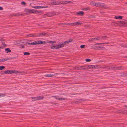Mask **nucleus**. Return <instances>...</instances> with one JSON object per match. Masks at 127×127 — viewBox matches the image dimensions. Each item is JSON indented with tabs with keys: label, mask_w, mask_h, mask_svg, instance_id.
I'll return each instance as SVG.
<instances>
[{
	"label": "nucleus",
	"mask_w": 127,
	"mask_h": 127,
	"mask_svg": "<svg viewBox=\"0 0 127 127\" xmlns=\"http://www.w3.org/2000/svg\"><path fill=\"white\" fill-rule=\"evenodd\" d=\"M47 42H46L41 40H39L35 41L32 43H29L28 44L31 45H36L37 44H45L47 43Z\"/></svg>",
	"instance_id": "f257e3e1"
},
{
	"label": "nucleus",
	"mask_w": 127,
	"mask_h": 127,
	"mask_svg": "<svg viewBox=\"0 0 127 127\" xmlns=\"http://www.w3.org/2000/svg\"><path fill=\"white\" fill-rule=\"evenodd\" d=\"M4 73L5 74H12L14 73H18L19 72L18 71H16L14 70H7L5 71L4 72Z\"/></svg>",
	"instance_id": "f03ea898"
},
{
	"label": "nucleus",
	"mask_w": 127,
	"mask_h": 127,
	"mask_svg": "<svg viewBox=\"0 0 127 127\" xmlns=\"http://www.w3.org/2000/svg\"><path fill=\"white\" fill-rule=\"evenodd\" d=\"M86 66H80L78 67H76L75 69L77 70H87Z\"/></svg>",
	"instance_id": "7ed1b4c3"
},
{
	"label": "nucleus",
	"mask_w": 127,
	"mask_h": 127,
	"mask_svg": "<svg viewBox=\"0 0 127 127\" xmlns=\"http://www.w3.org/2000/svg\"><path fill=\"white\" fill-rule=\"evenodd\" d=\"M60 48H61V47L60 44L52 46L51 47V48L52 49H57Z\"/></svg>",
	"instance_id": "20e7f679"
},
{
	"label": "nucleus",
	"mask_w": 127,
	"mask_h": 127,
	"mask_svg": "<svg viewBox=\"0 0 127 127\" xmlns=\"http://www.w3.org/2000/svg\"><path fill=\"white\" fill-rule=\"evenodd\" d=\"M50 3L52 5H58L63 4V3H62L61 2H57L55 1H54L52 2L51 3Z\"/></svg>",
	"instance_id": "39448f33"
},
{
	"label": "nucleus",
	"mask_w": 127,
	"mask_h": 127,
	"mask_svg": "<svg viewBox=\"0 0 127 127\" xmlns=\"http://www.w3.org/2000/svg\"><path fill=\"white\" fill-rule=\"evenodd\" d=\"M104 4H103L100 3H95V6L97 7H101L105 8L104 6Z\"/></svg>",
	"instance_id": "423d86ee"
},
{
	"label": "nucleus",
	"mask_w": 127,
	"mask_h": 127,
	"mask_svg": "<svg viewBox=\"0 0 127 127\" xmlns=\"http://www.w3.org/2000/svg\"><path fill=\"white\" fill-rule=\"evenodd\" d=\"M118 23L121 24L123 26H127V21H120Z\"/></svg>",
	"instance_id": "0eeeda50"
},
{
	"label": "nucleus",
	"mask_w": 127,
	"mask_h": 127,
	"mask_svg": "<svg viewBox=\"0 0 127 127\" xmlns=\"http://www.w3.org/2000/svg\"><path fill=\"white\" fill-rule=\"evenodd\" d=\"M52 97H55L56 99H58L59 100H63L66 99V98H64L63 97H57L56 96H53Z\"/></svg>",
	"instance_id": "6e6552de"
},
{
	"label": "nucleus",
	"mask_w": 127,
	"mask_h": 127,
	"mask_svg": "<svg viewBox=\"0 0 127 127\" xmlns=\"http://www.w3.org/2000/svg\"><path fill=\"white\" fill-rule=\"evenodd\" d=\"M60 45L61 46V48L63 47L65 45H66L68 44V42L67 41H65V42H63L62 43H60Z\"/></svg>",
	"instance_id": "1a4fd4ad"
},
{
	"label": "nucleus",
	"mask_w": 127,
	"mask_h": 127,
	"mask_svg": "<svg viewBox=\"0 0 127 127\" xmlns=\"http://www.w3.org/2000/svg\"><path fill=\"white\" fill-rule=\"evenodd\" d=\"M47 34V33L43 32L38 34L37 35H36V36L38 37H40L41 36H45Z\"/></svg>",
	"instance_id": "9d476101"
},
{
	"label": "nucleus",
	"mask_w": 127,
	"mask_h": 127,
	"mask_svg": "<svg viewBox=\"0 0 127 127\" xmlns=\"http://www.w3.org/2000/svg\"><path fill=\"white\" fill-rule=\"evenodd\" d=\"M119 75L120 76L122 77L127 76V73L121 72L119 74Z\"/></svg>",
	"instance_id": "9b49d317"
},
{
	"label": "nucleus",
	"mask_w": 127,
	"mask_h": 127,
	"mask_svg": "<svg viewBox=\"0 0 127 127\" xmlns=\"http://www.w3.org/2000/svg\"><path fill=\"white\" fill-rule=\"evenodd\" d=\"M87 68V69H91L92 68H94L95 66L93 65H89L88 66H86V67Z\"/></svg>",
	"instance_id": "f8f14e48"
},
{
	"label": "nucleus",
	"mask_w": 127,
	"mask_h": 127,
	"mask_svg": "<svg viewBox=\"0 0 127 127\" xmlns=\"http://www.w3.org/2000/svg\"><path fill=\"white\" fill-rule=\"evenodd\" d=\"M84 13L83 11H79L76 13L78 15L83 16Z\"/></svg>",
	"instance_id": "ddd939ff"
},
{
	"label": "nucleus",
	"mask_w": 127,
	"mask_h": 127,
	"mask_svg": "<svg viewBox=\"0 0 127 127\" xmlns=\"http://www.w3.org/2000/svg\"><path fill=\"white\" fill-rule=\"evenodd\" d=\"M111 66H106L105 65H104L103 67H102V68L103 69H110V67Z\"/></svg>",
	"instance_id": "4468645a"
},
{
	"label": "nucleus",
	"mask_w": 127,
	"mask_h": 127,
	"mask_svg": "<svg viewBox=\"0 0 127 127\" xmlns=\"http://www.w3.org/2000/svg\"><path fill=\"white\" fill-rule=\"evenodd\" d=\"M36 97L37 98V100L41 99H43L44 98L43 96H38Z\"/></svg>",
	"instance_id": "2eb2a0df"
},
{
	"label": "nucleus",
	"mask_w": 127,
	"mask_h": 127,
	"mask_svg": "<svg viewBox=\"0 0 127 127\" xmlns=\"http://www.w3.org/2000/svg\"><path fill=\"white\" fill-rule=\"evenodd\" d=\"M15 58V57L10 58H8V57L5 58H4V62L5 61H6L8 60H9L10 59H12L13 58Z\"/></svg>",
	"instance_id": "dca6fc26"
},
{
	"label": "nucleus",
	"mask_w": 127,
	"mask_h": 127,
	"mask_svg": "<svg viewBox=\"0 0 127 127\" xmlns=\"http://www.w3.org/2000/svg\"><path fill=\"white\" fill-rule=\"evenodd\" d=\"M32 7L34 8L38 9H39L40 8H45V7H42V6H33V7Z\"/></svg>",
	"instance_id": "f3484780"
},
{
	"label": "nucleus",
	"mask_w": 127,
	"mask_h": 127,
	"mask_svg": "<svg viewBox=\"0 0 127 127\" xmlns=\"http://www.w3.org/2000/svg\"><path fill=\"white\" fill-rule=\"evenodd\" d=\"M5 50L7 51V53H8V52H11V51L9 48H7L5 49Z\"/></svg>",
	"instance_id": "a211bd4d"
},
{
	"label": "nucleus",
	"mask_w": 127,
	"mask_h": 127,
	"mask_svg": "<svg viewBox=\"0 0 127 127\" xmlns=\"http://www.w3.org/2000/svg\"><path fill=\"white\" fill-rule=\"evenodd\" d=\"M5 94H0V97H2L6 96Z\"/></svg>",
	"instance_id": "6ab92c4d"
},
{
	"label": "nucleus",
	"mask_w": 127,
	"mask_h": 127,
	"mask_svg": "<svg viewBox=\"0 0 127 127\" xmlns=\"http://www.w3.org/2000/svg\"><path fill=\"white\" fill-rule=\"evenodd\" d=\"M61 2V3H63V4H67V3H72V2H71V1H65L64 2H64Z\"/></svg>",
	"instance_id": "aec40b11"
},
{
	"label": "nucleus",
	"mask_w": 127,
	"mask_h": 127,
	"mask_svg": "<svg viewBox=\"0 0 127 127\" xmlns=\"http://www.w3.org/2000/svg\"><path fill=\"white\" fill-rule=\"evenodd\" d=\"M45 77H52L53 76V74H47L45 75Z\"/></svg>",
	"instance_id": "412c9836"
},
{
	"label": "nucleus",
	"mask_w": 127,
	"mask_h": 127,
	"mask_svg": "<svg viewBox=\"0 0 127 127\" xmlns=\"http://www.w3.org/2000/svg\"><path fill=\"white\" fill-rule=\"evenodd\" d=\"M120 45L123 47L127 48V44H121Z\"/></svg>",
	"instance_id": "4be33fe9"
},
{
	"label": "nucleus",
	"mask_w": 127,
	"mask_h": 127,
	"mask_svg": "<svg viewBox=\"0 0 127 127\" xmlns=\"http://www.w3.org/2000/svg\"><path fill=\"white\" fill-rule=\"evenodd\" d=\"M115 18L117 19H121L122 18V17L121 16H115Z\"/></svg>",
	"instance_id": "5701e85b"
},
{
	"label": "nucleus",
	"mask_w": 127,
	"mask_h": 127,
	"mask_svg": "<svg viewBox=\"0 0 127 127\" xmlns=\"http://www.w3.org/2000/svg\"><path fill=\"white\" fill-rule=\"evenodd\" d=\"M101 68V67L99 65L95 66L94 69H98Z\"/></svg>",
	"instance_id": "b1692460"
},
{
	"label": "nucleus",
	"mask_w": 127,
	"mask_h": 127,
	"mask_svg": "<svg viewBox=\"0 0 127 127\" xmlns=\"http://www.w3.org/2000/svg\"><path fill=\"white\" fill-rule=\"evenodd\" d=\"M90 8L89 7H87L86 8H83V10L85 11L88 10H90Z\"/></svg>",
	"instance_id": "393cba45"
},
{
	"label": "nucleus",
	"mask_w": 127,
	"mask_h": 127,
	"mask_svg": "<svg viewBox=\"0 0 127 127\" xmlns=\"http://www.w3.org/2000/svg\"><path fill=\"white\" fill-rule=\"evenodd\" d=\"M95 3L96 2L94 1H91L90 2V4L93 5L95 6Z\"/></svg>",
	"instance_id": "a878e982"
},
{
	"label": "nucleus",
	"mask_w": 127,
	"mask_h": 127,
	"mask_svg": "<svg viewBox=\"0 0 127 127\" xmlns=\"http://www.w3.org/2000/svg\"><path fill=\"white\" fill-rule=\"evenodd\" d=\"M82 24L80 22H76L75 23V26H77V25H79Z\"/></svg>",
	"instance_id": "bb28decb"
},
{
	"label": "nucleus",
	"mask_w": 127,
	"mask_h": 127,
	"mask_svg": "<svg viewBox=\"0 0 127 127\" xmlns=\"http://www.w3.org/2000/svg\"><path fill=\"white\" fill-rule=\"evenodd\" d=\"M96 38H92L89 39V41H94L95 40Z\"/></svg>",
	"instance_id": "cd10ccee"
},
{
	"label": "nucleus",
	"mask_w": 127,
	"mask_h": 127,
	"mask_svg": "<svg viewBox=\"0 0 127 127\" xmlns=\"http://www.w3.org/2000/svg\"><path fill=\"white\" fill-rule=\"evenodd\" d=\"M123 67L122 66H121L119 67H117L116 69H119L121 70L122 69Z\"/></svg>",
	"instance_id": "c85d7f7f"
},
{
	"label": "nucleus",
	"mask_w": 127,
	"mask_h": 127,
	"mask_svg": "<svg viewBox=\"0 0 127 127\" xmlns=\"http://www.w3.org/2000/svg\"><path fill=\"white\" fill-rule=\"evenodd\" d=\"M52 15H50V14H49L48 15L47 14H44L43 16V17H45V16H51Z\"/></svg>",
	"instance_id": "c756f323"
},
{
	"label": "nucleus",
	"mask_w": 127,
	"mask_h": 127,
	"mask_svg": "<svg viewBox=\"0 0 127 127\" xmlns=\"http://www.w3.org/2000/svg\"><path fill=\"white\" fill-rule=\"evenodd\" d=\"M31 98L32 99L33 101L37 100V98L36 97H31Z\"/></svg>",
	"instance_id": "7c9ffc66"
},
{
	"label": "nucleus",
	"mask_w": 127,
	"mask_h": 127,
	"mask_svg": "<svg viewBox=\"0 0 127 127\" xmlns=\"http://www.w3.org/2000/svg\"><path fill=\"white\" fill-rule=\"evenodd\" d=\"M73 41V39L70 38L68 39V41H67L68 44H69L70 42H71Z\"/></svg>",
	"instance_id": "2f4dec72"
},
{
	"label": "nucleus",
	"mask_w": 127,
	"mask_h": 127,
	"mask_svg": "<svg viewBox=\"0 0 127 127\" xmlns=\"http://www.w3.org/2000/svg\"><path fill=\"white\" fill-rule=\"evenodd\" d=\"M27 12L28 13H32V9H28L27 11Z\"/></svg>",
	"instance_id": "473e14b6"
},
{
	"label": "nucleus",
	"mask_w": 127,
	"mask_h": 127,
	"mask_svg": "<svg viewBox=\"0 0 127 127\" xmlns=\"http://www.w3.org/2000/svg\"><path fill=\"white\" fill-rule=\"evenodd\" d=\"M29 37H32V36L35 37L36 36V35H34L32 34H29L28 35Z\"/></svg>",
	"instance_id": "72a5a7b5"
},
{
	"label": "nucleus",
	"mask_w": 127,
	"mask_h": 127,
	"mask_svg": "<svg viewBox=\"0 0 127 127\" xmlns=\"http://www.w3.org/2000/svg\"><path fill=\"white\" fill-rule=\"evenodd\" d=\"M5 68V67L4 66H2L0 67V70H2Z\"/></svg>",
	"instance_id": "f704fd0d"
},
{
	"label": "nucleus",
	"mask_w": 127,
	"mask_h": 127,
	"mask_svg": "<svg viewBox=\"0 0 127 127\" xmlns=\"http://www.w3.org/2000/svg\"><path fill=\"white\" fill-rule=\"evenodd\" d=\"M56 12H53L50 13L51 14L50 15H52L51 16H53L54 15H56Z\"/></svg>",
	"instance_id": "c9c22d12"
},
{
	"label": "nucleus",
	"mask_w": 127,
	"mask_h": 127,
	"mask_svg": "<svg viewBox=\"0 0 127 127\" xmlns=\"http://www.w3.org/2000/svg\"><path fill=\"white\" fill-rule=\"evenodd\" d=\"M30 54L28 52H25L24 53V54L25 55H29Z\"/></svg>",
	"instance_id": "e433bc0d"
},
{
	"label": "nucleus",
	"mask_w": 127,
	"mask_h": 127,
	"mask_svg": "<svg viewBox=\"0 0 127 127\" xmlns=\"http://www.w3.org/2000/svg\"><path fill=\"white\" fill-rule=\"evenodd\" d=\"M95 17V16H93V15H90L88 17L90 18H94Z\"/></svg>",
	"instance_id": "4c0bfd02"
},
{
	"label": "nucleus",
	"mask_w": 127,
	"mask_h": 127,
	"mask_svg": "<svg viewBox=\"0 0 127 127\" xmlns=\"http://www.w3.org/2000/svg\"><path fill=\"white\" fill-rule=\"evenodd\" d=\"M104 43H97L95 44L96 45H101V44H105Z\"/></svg>",
	"instance_id": "58836bf2"
},
{
	"label": "nucleus",
	"mask_w": 127,
	"mask_h": 127,
	"mask_svg": "<svg viewBox=\"0 0 127 127\" xmlns=\"http://www.w3.org/2000/svg\"><path fill=\"white\" fill-rule=\"evenodd\" d=\"M32 13H36V11L33 9H32Z\"/></svg>",
	"instance_id": "ea45409f"
},
{
	"label": "nucleus",
	"mask_w": 127,
	"mask_h": 127,
	"mask_svg": "<svg viewBox=\"0 0 127 127\" xmlns=\"http://www.w3.org/2000/svg\"><path fill=\"white\" fill-rule=\"evenodd\" d=\"M21 4L23 5H25L26 4V3L24 2L23 1L21 2Z\"/></svg>",
	"instance_id": "a19ab883"
},
{
	"label": "nucleus",
	"mask_w": 127,
	"mask_h": 127,
	"mask_svg": "<svg viewBox=\"0 0 127 127\" xmlns=\"http://www.w3.org/2000/svg\"><path fill=\"white\" fill-rule=\"evenodd\" d=\"M55 43V42L54 41H50L48 42V43Z\"/></svg>",
	"instance_id": "79ce46f5"
},
{
	"label": "nucleus",
	"mask_w": 127,
	"mask_h": 127,
	"mask_svg": "<svg viewBox=\"0 0 127 127\" xmlns=\"http://www.w3.org/2000/svg\"><path fill=\"white\" fill-rule=\"evenodd\" d=\"M91 61V60L89 59H86V61L87 62H90Z\"/></svg>",
	"instance_id": "37998d69"
},
{
	"label": "nucleus",
	"mask_w": 127,
	"mask_h": 127,
	"mask_svg": "<svg viewBox=\"0 0 127 127\" xmlns=\"http://www.w3.org/2000/svg\"><path fill=\"white\" fill-rule=\"evenodd\" d=\"M2 44L4 46V47H5L6 46V45L5 44V43L4 42H2Z\"/></svg>",
	"instance_id": "c03bdc74"
},
{
	"label": "nucleus",
	"mask_w": 127,
	"mask_h": 127,
	"mask_svg": "<svg viewBox=\"0 0 127 127\" xmlns=\"http://www.w3.org/2000/svg\"><path fill=\"white\" fill-rule=\"evenodd\" d=\"M4 62V58H2L0 59V62Z\"/></svg>",
	"instance_id": "a18cd8bd"
},
{
	"label": "nucleus",
	"mask_w": 127,
	"mask_h": 127,
	"mask_svg": "<svg viewBox=\"0 0 127 127\" xmlns=\"http://www.w3.org/2000/svg\"><path fill=\"white\" fill-rule=\"evenodd\" d=\"M100 37H97V38H96V39L95 40H98L100 39Z\"/></svg>",
	"instance_id": "49530a36"
},
{
	"label": "nucleus",
	"mask_w": 127,
	"mask_h": 127,
	"mask_svg": "<svg viewBox=\"0 0 127 127\" xmlns=\"http://www.w3.org/2000/svg\"><path fill=\"white\" fill-rule=\"evenodd\" d=\"M85 45H82L80 46V47L81 48H84Z\"/></svg>",
	"instance_id": "de8ad7c7"
},
{
	"label": "nucleus",
	"mask_w": 127,
	"mask_h": 127,
	"mask_svg": "<svg viewBox=\"0 0 127 127\" xmlns=\"http://www.w3.org/2000/svg\"><path fill=\"white\" fill-rule=\"evenodd\" d=\"M0 40L1 41V42H3V41H4V39H3V38H1L0 39Z\"/></svg>",
	"instance_id": "09e8293b"
},
{
	"label": "nucleus",
	"mask_w": 127,
	"mask_h": 127,
	"mask_svg": "<svg viewBox=\"0 0 127 127\" xmlns=\"http://www.w3.org/2000/svg\"><path fill=\"white\" fill-rule=\"evenodd\" d=\"M70 25L72 26L75 25V23H70Z\"/></svg>",
	"instance_id": "8fccbe9b"
},
{
	"label": "nucleus",
	"mask_w": 127,
	"mask_h": 127,
	"mask_svg": "<svg viewBox=\"0 0 127 127\" xmlns=\"http://www.w3.org/2000/svg\"><path fill=\"white\" fill-rule=\"evenodd\" d=\"M15 16H19L20 15V14L18 13H16L15 14Z\"/></svg>",
	"instance_id": "3c124183"
},
{
	"label": "nucleus",
	"mask_w": 127,
	"mask_h": 127,
	"mask_svg": "<svg viewBox=\"0 0 127 127\" xmlns=\"http://www.w3.org/2000/svg\"><path fill=\"white\" fill-rule=\"evenodd\" d=\"M58 74L57 73H55L54 74H53V76H56Z\"/></svg>",
	"instance_id": "603ef678"
},
{
	"label": "nucleus",
	"mask_w": 127,
	"mask_h": 127,
	"mask_svg": "<svg viewBox=\"0 0 127 127\" xmlns=\"http://www.w3.org/2000/svg\"><path fill=\"white\" fill-rule=\"evenodd\" d=\"M64 23H59L58 25H64Z\"/></svg>",
	"instance_id": "864d4df0"
},
{
	"label": "nucleus",
	"mask_w": 127,
	"mask_h": 127,
	"mask_svg": "<svg viewBox=\"0 0 127 127\" xmlns=\"http://www.w3.org/2000/svg\"><path fill=\"white\" fill-rule=\"evenodd\" d=\"M41 11H36V13H41Z\"/></svg>",
	"instance_id": "5fc2aeb1"
},
{
	"label": "nucleus",
	"mask_w": 127,
	"mask_h": 127,
	"mask_svg": "<svg viewBox=\"0 0 127 127\" xmlns=\"http://www.w3.org/2000/svg\"><path fill=\"white\" fill-rule=\"evenodd\" d=\"M111 66L110 67V68H111V70H114L113 68V67H112V66Z\"/></svg>",
	"instance_id": "6e6d98bb"
},
{
	"label": "nucleus",
	"mask_w": 127,
	"mask_h": 127,
	"mask_svg": "<svg viewBox=\"0 0 127 127\" xmlns=\"http://www.w3.org/2000/svg\"><path fill=\"white\" fill-rule=\"evenodd\" d=\"M102 37V38H107V36H103L102 37Z\"/></svg>",
	"instance_id": "4d7b16f0"
},
{
	"label": "nucleus",
	"mask_w": 127,
	"mask_h": 127,
	"mask_svg": "<svg viewBox=\"0 0 127 127\" xmlns=\"http://www.w3.org/2000/svg\"><path fill=\"white\" fill-rule=\"evenodd\" d=\"M3 9V8L1 7H0V10H2Z\"/></svg>",
	"instance_id": "13d9d810"
},
{
	"label": "nucleus",
	"mask_w": 127,
	"mask_h": 127,
	"mask_svg": "<svg viewBox=\"0 0 127 127\" xmlns=\"http://www.w3.org/2000/svg\"><path fill=\"white\" fill-rule=\"evenodd\" d=\"M127 111H125L124 112V113H123V114H127Z\"/></svg>",
	"instance_id": "bf43d9fd"
},
{
	"label": "nucleus",
	"mask_w": 127,
	"mask_h": 127,
	"mask_svg": "<svg viewBox=\"0 0 127 127\" xmlns=\"http://www.w3.org/2000/svg\"><path fill=\"white\" fill-rule=\"evenodd\" d=\"M70 23H64V25H70Z\"/></svg>",
	"instance_id": "052dcab7"
},
{
	"label": "nucleus",
	"mask_w": 127,
	"mask_h": 127,
	"mask_svg": "<svg viewBox=\"0 0 127 127\" xmlns=\"http://www.w3.org/2000/svg\"><path fill=\"white\" fill-rule=\"evenodd\" d=\"M13 16V14H12L10 15V16L11 17H12Z\"/></svg>",
	"instance_id": "680f3d73"
},
{
	"label": "nucleus",
	"mask_w": 127,
	"mask_h": 127,
	"mask_svg": "<svg viewBox=\"0 0 127 127\" xmlns=\"http://www.w3.org/2000/svg\"><path fill=\"white\" fill-rule=\"evenodd\" d=\"M105 43V44H109V42H107V43Z\"/></svg>",
	"instance_id": "e2e57ef3"
},
{
	"label": "nucleus",
	"mask_w": 127,
	"mask_h": 127,
	"mask_svg": "<svg viewBox=\"0 0 127 127\" xmlns=\"http://www.w3.org/2000/svg\"><path fill=\"white\" fill-rule=\"evenodd\" d=\"M116 67H116V66H115V67H113L114 69V70L115 69H116Z\"/></svg>",
	"instance_id": "0e129e2a"
},
{
	"label": "nucleus",
	"mask_w": 127,
	"mask_h": 127,
	"mask_svg": "<svg viewBox=\"0 0 127 127\" xmlns=\"http://www.w3.org/2000/svg\"><path fill=\"white\" fill-rule=\"evenodd\" d=\"M3 48V47L2 46H0V48Z\"/></svg>",
	"instance_id": "69168bd1"
},
{
	"label": "nucleus",
	"mask_w": 127,
	"mask_h": 127,
	"mask_svg": "<svg viewBox=\"0 0 127 127\" xmlns=\"http://www.w3.org/2000/svg\"><path fill=\"white\" fill-rule=\"evenodd\" d=\"M22 46V47L23 48H24V45H22V46Z\"/></svg>",
	"instance_id": "338daca9"
},
{
	"label": "nucleus",
	"mask_w": 127,
	"mask_h": 127,
	"mask_svg": "<svg viewBox=\"0 0 127 127\" xmlns=\"http://www.w3.org/2000/svg\"><path fill=\"white\" fill-rule=\"evenodd\" d=\"M58 14H59L58 13L56 12V15H58Z\"/></svg>",
	"instance_id": "774afa93"
}]
</instances>
